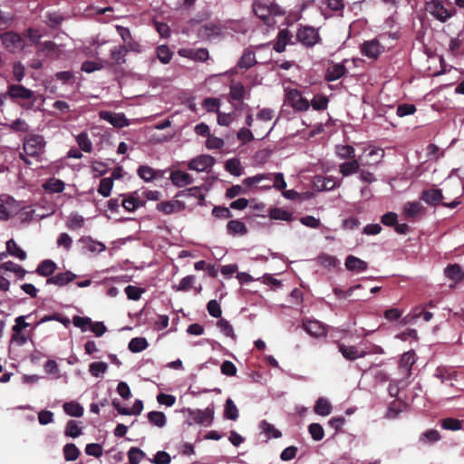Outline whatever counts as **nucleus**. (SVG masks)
<instances>
[{
	"label": "nucleus",
	"instance_id": "nucleus-64",
	"mask_svg": "<svg viewBox=\"0 0 464 464\" xmlns=\"http://www.w3.org/2000/svg\"><path fill=\"white\" fill-rule=\"evenodd\" d=\"M311 105L316 111L325 110L328 105V99L324 95H315L311 102Z\"/></svg>",
	"mask_w": 464,
	"mask_h": 464
},
{
	"label": "nucleus",
	"instance_id": "nucleus-30",
	"mask_svg": "<svg viewBox=\"0 0 464 464\" xmlns=\"http://www.w3.org/2000/svg\"><path fill=\"white\" fill-rule=\"evenodd\" d=\"M256 63L255 53L250 50H246L240 59L238 60L237 66L239 68L247 70Z\"/></svg>",
	"mask_w": 464,
	"mask_h": 464
},
{
	"label": "nucleus",
	"instance_id": "nucleus-6",
	"mask_svg": "<svg viewBox=\"0 0 464 464\" xmlns=\"http://www.w3.org/2000/svg\"><path fill=\"white\" fill-rule=\"evenodd\" d=\"M2 44L10 52L17 53L24 49L22 37L14 32H5L0 35Z\"/></svg>",
	"mask_w": 464,
	"mask_h": 464
},
{
	"label": "nucleus",
	"instance_id": "nucleus-33",
	"mask_svg": "<svg viewBox=\"0 0 464 464\" xmlns=\"http://www.w3.org/2000/svg\"><path fill=\"white\" fill-rule=\"evenodd\" d=\"M444 275L446 277L456 282L460 281L462 278H464L463 271L461 270V267L457 264L449 265L444 269Z\"/></svg>",
	"mask_w": 464,
	"mask_h": 464
},
{
	"label": "nucleus",
	"instance_id": "nucleus-46",
	"mask_svg": "<svg viewBox=\"0 0 464 464\" xmlns=\"http://www.w3.org/2000/svg\"><path fill=\"white\" fill-rule=\"evenodd\" d=\"M84 225V218L77 213H72L66 222V227L70 230H78Z\"/></svg>",
	"mask_w": 464,
	"mask_h": 464
},
{
	"label": "nucleus",
	"instance_id": "nucleus-22",
	"mask_svg": "<svg viewBox=\"0 0 464 464\" xmlns=\"http://www.w3.org/2000/svg\"><path fill=\"white\" fill-rule=\"evenodd\" d=\"M222 26L218 23L208 22L202 24L198 29V34L202 38H211L220 34Z\"/></svg>",
	"mask_w": 464,
	"mask_h": 464
},
{
	"label": "nucleus",
	"instance_id": "nucleus-63",
	"mask_svg": "<svg viewBox=\"0 0 464 464\" xmlns=\"http://www.w3.org/2000/svg\"><path fill=\"white\" fill-rule=\"evenodd\" d=\"M157 56L162 63L167 64L172 58V53L167 45H160L157 48Z\"/></svg>",
	"mask_w": 464,
	"mask_h": 464
},
{
	"label": "nucleus",
	"instance_id": "nucleus-16",
	"mask_svg": "<svg viewBox=\"0 0 464 464\" xmlns=\"http://www.w3.org/2000/svg\"><path fill=\"white\" fill-rule=\"evenodd\" d=\"M7 94L14 100H31L34 97V92L21 84H10Z\"/></svg>",
	"mask_w": 464,
	"mask_h": 464
},
{
	"label": "nucleus",
	"instance_id": "nucleus-20",
	"mask_svg": "<svg viewBox=\"0 0 464 464\" xmlns=\"http://www.w3.org/2000/svg\"><path fill=\"white\" fill-rule=\"evenodd\" d=\"M347 73V69L343 63H333L326 69L324 79L327 82H334Z\"/></svg>",
	"mask_w": 464,
	"mask_h": 464
},
{
	"label": "nucleus",
	"instance_id": "nucleus-60",
	"mask_svg": "<svg viewBox=\"0 0 464 464\" xmlns=\"http://www.w3.org/2000/svg\"><path fill=\"white\" fill-rule=\"evenodd\" d=\"M145 457V453L139 448L132 447L128 451L130 464H139Z\"/></svg>",
	"mask_w": 464,
	"mask_h": 464
},
{
	"label": "nucleus",
	"instance_id": "nucleus-62",
	"mask_svg": "<svg viewBox=\"0 0 464 464\" xmlns=\"http://www.w3.org/2000/svg\"><path fill=\"white\" fill-rule=\"evenodd\" d=\"M308 431L312 437V439L315 441H319L323 440L324 436V431L319 423H312L308 426Z\"/></svg>",
	"mask_w": 464,
	"mask_h": 464
},
{
	"label": "nucleus",
	"instance_id": "nucleus-44",
	"mask_svg": "<svg viewBox=\"0 0 464 464\" xmlns=\"http://www.w3.org/2000/svg\"><path fill=\"white\" fill-rule=\"evenodd\" d=\"M148 419L151 424L158 428H163L166 425L167 419L163 412L152 411L148 413Z\"/></svg>",
	"mask_w": 464,
	"mask_h": 464
},
{
	"label": "nucleus",
	"instance_id": "nucleus-43",
	"mask_svg": "<svg viewBox=\"0 0 464 464\" xmlns=\"http://www.w3.org/2000/svg\"><path fill=\"white\" fill-rule=\"evenodd\" d=\"M63 452L66 461H74L80 455V450L73 443L65 444Z\"/></svg>",
	"mask_w": 464,
	"mask_h": 464
},
{
	"label": "nucleus",
	"instance_id": "nucleus-52",
	"mask_svg": "<svg viewBox=\"0 0 464 464\" xmlns=\"http://www.w3.org/2000/svg\"><path fill=\"white\" fill-rule=\"evenodd\" d=\"M157 209L163 212L164 214L169 215L180 209V204L179 201L160 202L157 205Z\"/></svg>",
	"mask_w": 464,
	"mask_h": 464
},
{
	"label": "nucleus",
	"instance_id": "nucleus-12",
	"mask_svg": "<svg viewBox=\"0 0 464 464\" xmlns=\"http://www.w3.org/2000/svg\"><path fill=\"white\" fill-rule=\"evenodd\" d=\"M140 195L141 193L139 190L122 195L124 198L121 200V206L125 210L134 212L139 208L144 206Z\"/></svg>",
	"mask_w": 464,
	"mask_h": 464
},
{
	"label": "nucleus",
	"instance_id": "nucleus-32",
	"mask_svg": "<svg viewBox=\"0 0 464 464\" xmlns=\"http://www.w3.org/2000/svg\"><path fill=\"white\" fill-rule=\"evenodd\" d=\"M314 411L320 416H328L332 411V405L327 399L320 397L315 402Z\"/></svg>",
	"mask_w": 464,
	"mask_h": 464
},
{
	"label": "nucleus",
	"instance_id": "nucleus-56",
	"mask_svg": "<svg viewBox=\"0 0 464 464\" xmlns=\"http://www.w3.org/2000/svg\"><path fill=\"white\" fill-rule=\"evenodd\" d=\"M403 408L404 405L401 402L393 401L388 406L385 417L387 419H395L403 411Z\"/></svg>",
	"mask_w": 464,
	"mask_h": 464
},
{
	"label": "nucleus",
	"instance_id": "nucleus-61",
	"mask_svg": "<svg viewBox=\"0 0 464 464\" xmlns=\"http://www.w3.org/2000/svg\"><path fill=\"white\" fill-rule=\"evenodd\" d=\"M103 68V63L101 61H85L82 63V71L87 73L99 71Z\"/></svg>",
	"mask_w": 464,
	"mask_h": 464
},
{
	"label": "nucleus",
	"instance_id": "nucleus-49",
	"mask_svg": "<svg viewBox=\"0 0 464 464\" xmlns=\"http://www.w3.org/2000/svg\"><path fill=\"white\" fill-rule=\"evenodd\" d=\"M108 364L104 362H94L89 365V372L95 378L101 377L107 372Z\"/></svg>",
	"mask_w": 464,
	"mask_h": 464
},
{
	"label": "nucleus",
	"instance_id": "nucleus-47",
	"mask_svg": "<svg viewBox=\"0 0 464 464\" xmlns=\"http://www.w3.org/2000/svg\"><path fill=\"white\" fill-rule=\"evenodd\" d=\"M6 249L11 256H15L20 260H24L26 258V253L17 246L14 239H9L6 242Z\"/></svg>",
	"mask_w": 464,
	"mask_h": 464
},
{
	"label": "nucleus",
	"instance_id": "nucleus-29",
	"mask_svg": "<svg viewBox=\"0 0 464 464\" xmlns=\"http://www.w3.org/2000/svg\"><path fill=\"white\" fill-rule=\"evenodd\" d=\"M352 160L343 162L339 166V171L343 177L351 176L359 171L360 163L357 160L351 159Z\"/></svg>",
	"mask_w": 464,
	"mask_h": 464
},
{
	"label": "nucleus",
	"instance_id": "nucleus-8",
	"mask_svg": "<svg viewBox=\"0 0 464 464\" xmlns=\"http://www.w3.org/2000/svg\"><path fill=\"white\" fill-rule=\"evenodd\" d=\"M215 163L213 157L209 155L198 156L188 162V169L198 172L209 171Z\"/></svg>",
	"mask_w": 464,
	"mask_h": 464
},
{
	"label": "nucleus",
	"instance_id": "nucleus-39",
	"mask_svg": "<svg viewBox=\"0 0 464 464\" xmlns=\"http://www.w3.org/2000/svg\"><path fill=\"white\" fill-rule=\"evenodd\" d=\"M269 218L275 220L291 221L293 220V214L285 209L280 208H274L269 212Z\"/></svg>",
	"mask_w": 464,
	"mask_h": 464
},
{
	"label": "nucleus",
	"instance_id": "nucleus-15",
	"mask_svg": "<svg viewBox=\"0 0 464 464\" xmlns=\"http://www.w3.org/2000/svg\"><path fill=\"white\" fill-rule=\"evenodd\" d=\"M402 212L404 218L409 220L422 216L425 212V208L418 201H409L403 205Z\"/></svg>",
	"mask_w": 464,
	"mask_h": 464
},
{
	"label": "nucleus",
	"instance_id": "nucleus-35",
	"mask_svg": "<svg viewBox=\"0 0 464 464\" xmlns=\"http://www.w3.org/2000/svg\"><path fill=\"white\" fill-rule=\"evenodd\" d=\"M44 188L51 193H60L63 191L65 184L63 180L52 178L49 179L44 185Z\"/></svg>",
	"mask_w": 464,
	"mask_h": 464
},
{
	"label": "nucleus",
	"instance_id": "nucleus-4",
	"mask_svg": "<svg viewBox=\"0 0 464 464\" xmlns=\"http://www.w3.org/2000/svg\"><path fill=\"white\" fill-rule=\"evenodd\" d=\"M184 412L188 414L187 421L189 425L199 424L208 427L214 420L215 407L211 403L204 410L188 408L184 410Z\"/></svg>",
	"mask_w": 464,
	"mask_h": 464
},
{
	"label": "nucleus",
	"instance_id": "nucleus-25",
	"mask_svg": "<svg viewBox=\"0 0 464 464\" xmlns=\"http://www.w3.org/2000/svg\"><path fill=\"white\" fill-rule=\"evenodd\" d=\"M75 277H76V276L72 272L66 271L63 273L56 274L55 276L49 277L46 280V284L47 285H55L58 286H63V285H67L68 283L72 282Z\"/></svg>",
	"mask_w": 464,
	"mask_h": 464
},
{
	"label": "nucleus",
	"instance_id": "nucleus-34",
	"mask_svg": "<svg viewBox=\"0 0 464 464\" xmlns=\"http://www.w3.org/2000/svg\"><path fill=\"white\" fill-rule=\"evenodd\" d=\"M259 429L261 432L266 435L267 439H278L282 436L281 431L276 429L273 424L267 422L266 420L260 421Z\"/></svg>",
	"mask_w": 464,
	"mask_h": 464
},
{
	"label": "nucleus",
	"instance_id": "nucleus-37",
	"mask_svg": "<svg viewBox=\"0 0 464 464\" xmlns=\"http://www.w3.org/2000/svg\"><path fill=\"white\" fill-rule=\"evenodd\" d=\"M63 407L64 412L69 416L82 417L83 415V408L78 402H65Z\"/></svg>",
	"mask_w": 464,
	"mask_h": 464
},
{
	"label": "nucleus",
	"instance_id": "nucleus-58",
	"mask_svg": "<svg viewBox=\"0 0 464 464\" xmlns=\"http://www.w3.org/2000/svg\"><path fill=\"white\" fill-rule=\"evenodd\" d=\"M217 326L219 331L227 337L235 339L234 329L231 324L226 319H219L217 323Z\"/></svg>",
	"mask_w": 464,
	"mask_h": 464
},
{
	"label": "nucleus",
	"instance_id": "nucleus-50",
	"mask_svg": "<svg viewBox=\"0 0 464 464\" xmlns=\"http://www.w3.org/2000/svg\"><path fill=\"white\" fill-rule=\"evenodd\" d=\"M463 423H464L463 420H459L458 419L446 418L441 420V427H442V429L447 430L456 431V430H462Z\"/></svg>",
	"mask_w": 464,
	"mask_h": 464
},
{
	"label": "nucleus",
	"instance_id": "nucleus-48",
	"mask_svg": "<svg viewBox=\"0 0 464 464\" xmlns=\"http://www.w3.org/2000/svg\"><path fill=\"white\" fill-rule=\"evenodd\" d=\"M14 198L8 195H1L0 196V220L5 221L10 218L9 211L5 206V204H9L14 202Z\"/></svg>",
	"mask_w": 464,
	"mask_h": 464
},
{
	"label": "nucleus",
	"instance_id": "nucleus-23",
	"mask_svg": "<svg viewBox=\"0 0 464 464\" xmlns=\"http://www.w3.org/2000/svg\"><path fill=\"white\" fill-rule=\"evenodd\" d=\"M456 372L446 366H439L436 368L434 377L439 379L442 383H449L453 385V381L456 379Z\"/></svg>",
	"mask_w": 464,
	"mask_h": 464
},
{
	"label": "nucleus",
	"instance_id": "nucleus-24",
	"mask_svg": "<svg viewBox=\"0 0 464 464\" xmlns=\"http://www.w3.org/2000/svg\"><path fill=\"white\" fill-rule=\"evenodd\" d=\"M304 328L310 335L314 337H322L326 334L324 324L317 320L305 321Z\"/></svg>",
	"mask_w": 464,
	"mask_h": 464
},
{
	"label": "nucleus",
	"instance_id": "nucleus-9",
	"mask_svg": "<svg viewBox=\"0 0 464 464\" xmlns=\"http://www.w3.org/2000/svg\"><path fill=\"white\" fill-rule=\"evenodd\" d=\"M337 347L343 358L349 361H354L369 354V352L364 349H360L355 345H345L344 343H338Z\"/></svg>",
	"mask_w": 464,
	"mask_h": 464
},
{
	"label": "nucleus",
	"instance_id": "nucleus-7",
	"mask_svg": "<svg viewBox=\"0 0 464 464\" xmlns=\"http://www.w3.org/2000/svg\"><path fill=\"white\" fill-rule=\"evenodd\" d=\"M99 116L102 120L108 121L116 128H123L130 125V121L126 118L124 113L121 112L101 111Z\"/></svg>",
	"mask_w": 464,
	"mask_h": 464
},
{
	"label": "nucleus",
	"instance_id": "nucleus-17",
	"mask_svg": "<svg viewBox=\"0 0 464 464\" xmlns=\"http://www.w3.org/2000/svg\"><path fill=\"white\" fill-rule=\"evenodd\" d=\"M314 187L318 191L324 190H332L336 187L340 186V183H337L334 177L328 176H315L314 178Z\"/></svg>",
	"mask_w": 464,
	"mask_h": 464
},
{
	"label": "nucleus",
	"instance_id": "nucleus-38",
	"mask_svg": "<svg viewBox=\"0 0 464 464\" xmlns=\"http://www.w3.org/2000/svg\"><path fill=\"white\" fill-rule=\"evenodd\" d=\"M0 268L4 271L13 272L19 278H24L26 271L19 265L12 262V261H6L0 265Z\"/></svg>",
	"mask_w": 464,
	"mask_h": 464
},
{
	"label": "nucleus",
	"instance_id": "nucleus-41",
	"mask_svg": "<svg viewBox=\"0 0 464 464\" xmlns=\"http://www.w3.org/2000/svg\"><path fill=\"white\" fill-rule=\"evenodd\" d=\"M264 180H272V174L271 173H261L256 174L252 177H248L243 179V185L246 187H252L259 184L260 182Z\"/></svg>",
	"mask_w": 464,
	"mask_h": 464
},
{
	"label": "nucleus",
	"instance_id": "nucleus-10",
	"mask_svg": "<svg viewBox=\"0 0 464 464\" xmlns=\"http://www.w3.org/2000/svg\"><path fill=\"white\" fill-rule=\"evenodd\" d=\"M416 361L417 355L413 351L406 352L401 355L399 363V371L400 374L403 378H408L411 376L412 365L416 362Z\"/></svg>",
	"mask_w": 464,
	"mask_h": 464
},
{
	"label": "nucleus",
	"instance_id": "nucleus-42",
	"mask_svg": "<svg viewBox=\"0 0 464 464\" xmlns=\"http://www.w3.org/2000/svg\"><path fill=\"white\" fill-rule=\"evenodd\" d=\"M224 417L227 420H236L238 418V410L233 400L228 398L225 403Z\"/></svg>",
	"mask_w": 464,
	"mask_h": 464
},
{
	"label": "nucleus",
	"instance_id": "nucleus-2",
	"mask_svg": "<svg viewBox=\"0 0 464 464\" xmlns=\"http://www.w3.org/2000/svg\"><path fill=\"white\" fill-rule=\"evenodd\" d=\"M45 140L44 138L41 135H29L24 140V152L20 153V159L27 165L31 164V161L28 160V157L38 158L41 156L45 148Z\"/></svg>",
	"mask_w": 464,
	"mask_h": 464
},
{
	"label": "nucleus",
	"instance_id": "nucleus-27",
	"mask_svg": "<svg viewBox=\"0 0 464 464\" xmlns=\"http://www.w3.org/2000/svg\"><path fill=\"white\" fill-rule=\"evenodd\" d=\"M47 216H48V214L36 213V210L31 207L23 208H21L20 212L18 213V218L22 222H29L32 220H41Z\"/></svg>",
	"mask_w": 464,
	"mask_h": 464
},
{
	"label": "nucleus",
	"instance_id": "nucleus-14",
	"mask_svg": "<svg viewBox=\"0 0 464 464\" xmlns=\"http://www.w3.org/2000/svg\"><path fill=\"white\" fill-rule=\"evenodd\" d=\"M443 198L442 190L440 188L425 189L421 192L420 197V200L432 207L442 204Z\"/></svg>",
	"mask_w": 464,
	"mask_h": 464
},
{
	"label": "nucleus",
	"instance_id": "nucleus-57",
	"mask_svg": "<svg viewBox=\"0 0 464 464\" xmlns=\"http://www.w3.org/2000/svg\"><path fill=\"white\" fill-rule=\"evenodd\" d=\"M137 173L141 179L147 182L154 179L156 177V171L154 169L147 165L139 167Z\"/></svg>",
	"mask_w": 464,
	"mask_h": 464
},
{
	"label": "nucleus",
	"instance_id": "nucleus-45",
	"mask_svg": "<svg viewBox=\"0 0 464 464\" xmlns=\"http://www.w3.org/2000/svg\"><path fill=\"white\" fill-rule=\"evenodd\" d=\"M337 156L343 160L353 159L355 156V150L351 145H337L335 147Z\"/></svg>",
	"mask_w": 464,
	"mask_h": 464
},
{
	"label": "nucleus",
	"instance_id": "nucleus-31",
	"mask_svg": "<svg viewBox=\"0 0 464 464\" xmlns=\"http://www.w3.org/2000/svg\"><path fill=\"white\" fill-rule=\"evenodd\" d=\"M56 267L57 266L53 260L45 259L38 265L36 273L42 276H49L55 271Z\"/></svg>",
	"mask_w": 464,
	"mask_h": 464
},
{
	"label": "nucleus",
	"instance_id": "nucleus-11",
	"mask_svg": "<svg viewBox=\"0 0 464 464\" xmlns=\"http://www.w3.org/2000/svg\"><path fill=\"white\" fill-rule=\"evenodd\" d=\"M285 98L291 106L297 111H306L309 108V102L295 89L288 90Z\"/></svg>",
	"mask_w": 464,
	"mask_h": 464
},
{
	"label": "nucleus",
	"instance_id": "nucleus-36",
	"mask_svg": "<svg viewBox=\"0 0 464 464\" xmlns=\"http://www.w3.org/2000/svg\"><path fill=\"white\" fill-rule=\"evenodd\" d=\"M148 346V341L144 337L132 338L128 344L129 350L132 353H140L147 349Z\"/></svg>",
	"mask_w": 464,
	"mask_h": 464
},
{
	"label": "nucleus",
	"instance_id": "nucleus-18",
	"mask_svg": "<svg viewBox=\"0 0 464 464\" xmlns=\"http://www.w3.org/2000/svg\"><path fill=\"white\" fill-rule=\"evenodd\" d=\"M246 93V89L242 83L233 82L230 84L229 96L233 101L238 102L237 104H234V107L236 110L240 109L241 103H242L243 100L245 99Z\"/></svg>",
	"mask_w": 464,
	"mask_h": 464
},
{
	"label": "nucleus",
	"instance_id": "nucleus-40",
	"mask_svg": "<svg viewBox=\"0 0 464 464\" xmlns=\"http://www.w3.org/2000/svg\"><path fill=\"white\" fill-rule=\"evenodd\" d=\"M111 58L116 64H122L125 63V56L127 54V48L120 45L115 46L111 50Z\"/></svg>",
	"mask_w": 464,
	"mask_h": 464
},
{
	"label": "nucleus",
	"instance_id": "nucleus-21",
	"mask_svg": "<svg viewBox=\"0 0 464 464\" xmlns=\"http://www.w3.org/2000/svg\"><path fill=\"white\" fill-rule=\"evenodd\" d=\"M169 179L172 184L178 188H183L193 183V178L188 173L181 170H173Z\"/></svg>",
	"mask_w": 464,
	"mask_h": 464
},
{
	"label": "nucleus",
	"instance_id": "nucleus-3",
	"mask_svg": "<svg viewBox=\"0 0 464 464\" xmlns=\"http://www.w3.org/2000/svg\"><path fill=\"white\" fill-rule=\"evenodd\" d=\"M255 14L265 22L274 16L284 14V10L275 0H255L253 3Z\"/></svg>",
	"mask_w": 464,
	"mask_h": 464
},
{
	"label": "nucleus",
	"instance_id": "nucleus-19",
	"mask_svg": "<svg viewBox=\"0 0 464 464\" xmlns=\"http://www.w3.org/2000/svg\"><path fill=\"white\" fill-rule=\"evenodd\" d=\"M179 54L182 57H187L198 62H204L208 58V51L205 48H183L179 51Z\"/></svg>",
	"mask_w": 464,
	"mask_h": 464
},
{
	"label": "nucleus",
	"instance_id": "nucleus-5",
	"mask_svg": "<svg viewBox=\"0 0 464 464\" xmlns=\"http://www.w3.org/2000/svg\"><path fill=\"white\" fill-rule=\"evenodd\" d=\"M320 40L318 31L310 25H300L296 32L295 41L305 47L314 46Z\"/></svg>",
	"mask_w": 464,
	"mask_h": 464
},
{
	"label": "nucleus",
	"instance_id": "nucleus-53",
	"mask_svg": "<svg viewBox=\"0 0 464 464\" xmlns=\"http://www.w3.org/2000/svg\"><path fill=\"white\" fill-rule=\"evenodd\" d=\"M76 141L78 146L84 152H91L92 149V143L86 132H81L76 136Z\"/></svg>",
	"mask_w": 464,
	"mask_h": 464
},
{
	"label": "nucleus",
	"instance_id": "nucleus-1",
	"mask_svg": "<svg viewBox=\"0 0 464 464\" xmlns=\"http://www.w3.org/2000/svg\"><path fill=\"white\" fill-rule=\"evenodd\" d=\"M425 10L441 23L447 22L456 14L455 7L447 0H427Z\"/></svg>",
	"mask_w": 464,
	"mask_h": 464
},
{
	"label": "nucleus",
	"instance_id": "nucleus-55",
	"mask_svg": "<svg viewBox=\"0 0 464 464\" xmlns=\"http://www.w3.org/2000/svg\"><path fill=\"white\" fill-rule=\"evenodd\" d=\"M440 440V435L436 430H429L420 436V441L423 444H432Z\"/></svg>",
	"mask_w": 464,
	"mask_h": 464
},
{
	"label": "nucleus",
	"instance_id": "nucleus-26",
	"mask_svg": "<svg viewBox=\"0 0 464 464\" xmlns=\"http://www.w3.org/2000/svg\"><path fill=\"white\" fill-rule=\"evenodd\" d=\"M344 265L347 270L356 273L364 272L368 267L365 261L352 255L346 257Z\"/></svg>",
	"mask_w": 464,
	"mask_h": 464
},
{
	"label": "nucleus",
	"instance_id": "nucleus-13",
	"mask_svg": "<svg viewBox=\"0 0 464 464\" xmlns=\"http://www.w3.org/2000/svg\"><path fill=\"white\" fill-rule=\"evenodd\" d=\"M383 50L384 47L376 39L365 41L361 45L362 53L371 59H376Z\"/></svg>",
	"mask_w": 464,
	"mask_h": 464
},
{
	"label": "nucleus",
	"instance_id": "nucleus-54",
	"mask_svg": "<svg viewBox=\"0 0 464 464\" xmlns=\"http://www.w3.org/2000/svg\"><path fill=\"white\" fill-rule=\"evenodd\" d=\"M112 188H113L112 179L111 178H103L100 180L98 192L102 197L106 198L111 195Z\"/></svg>",
	"mask_w": 464,
	"mask_h": 464
},
{
	"label": "nucleus",
	"instance_id": "nucleus-28",
	"mask_svg": "<svg viewBox=\"0 0 464 464\" xmlns=\"http://www.w3.org/2000/svg\"><path fill=\"white\" fill-rule=\"evenodd\" d=\"M227 229L232 236H244L247 232L245 223L238 219L230 220L227 225Z\"/></svg>",
	"mask_w": 464,
	"mask_h": 464
},
{
	"label": "nucleus",
	"instance_id": "nucleus-59",
	"mask_svg": "<svg viewBox=\"0 0 464 464\" xmlns=\"http://www.w3.org/2000/svg\"><path fill=\"white\" fill-rule=\"evenodd\" d=\"M124 292L130 300L137 301L141 297V295L145 292V289L129 285L125 287Z\"/></svg>",
	"mask_w": 464,
	"mask_h": 464
},
{
	"label": "nucleus",
	"instance_id": "nucleus-51",
	"mask_svg": "<svg viewBox=\"0 0 464 464\" xmlns=\"http://www.w3.org/2000/svg\"><path fill=\"white\" fill-rule=\"evenodd\" d=\"M64 434L73 439L79 437L82 434V428L79 426V422L73 420H69L66 424Z\"/></svg>",
	"mask_w": 464,
	"mask_h": 464
}]
</instances>
